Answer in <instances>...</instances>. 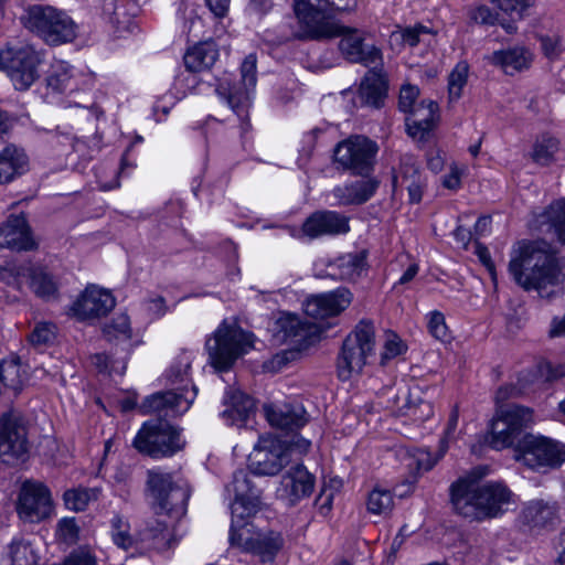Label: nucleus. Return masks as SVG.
Masks as SVG:
<instances>
[{"label": "nucleus", "instance_id": "nucleus-33", "mask_svg": "<svg viewBox=\"0 0 565 565\" xmlns=\"http://www.w3.org/2000/svg\"><path fill=\"white\" fill-rule=\"evenodd\" d=\"M365 266L366 253L362 250L338 257L328 268L331 276L342 280L355 281L365 270Z\"/></svg>", "mask_w": 565, "mask_h": 565}, {"label": "nucleus", "instance_id": "nucleus-45", "mask_svg": "<svg viewBox=\"0 0 565 565\" xmlns=\"http://www.w3.org/2000/svg\"><path fill=\"white\" fill-rule=\"evenodd\" d=\"M469 65L466 62H459L451 71L448 77V93L450 102H456L461 97L462 88L467 84Z\"/></svg>", "mask_w": 565, "mask_h": 565}, {"label": "nucleus", "instance_id": "nucleus-28", "mask_svg": "<svg viewBox=\"0 0 565 565\" xmlns=\"http://www.w3.org/2000/svg\"><path fill=\"white\" fill-rule=\"evenodd\" d=\"M29 157L23 148L9 143L0 151V184H7L29 170Z\"/></svg>", "mask_w": 565, "mask_h": 565}, {"label": "nucleus", "instance_id": "nucleus-16", "mask_svg": "<svg viewBox=\"0 0 565 565\" xmlns=\"http://www.w3.org/2000/svg\"><path fill=\"white\" fill-rule=\"evenodd\" d=\"M289 461V447L277 437L264 435L248 456V468L256 476H276Z\"/></svg>", "mask_w": 565, "mask_h": 565}, {"label": "nucleus", "instance_id": "nucleus-3", "mask_svg": "<svg viewBox=\"0 0 565 565\" xmlns=\"http://www.w3.org/2000/svg\"><path fill=\"white\" fill-rule=\"evenodd\" d=\"M513 492L501 481L478 482L471 476L450 486V501L459 515L482 522L503 515L513 502Z\"/></svg>", "mask_w": 565, "mask_h": 565}, {"label": "nucleus", "instance_id": "nucleus-31", "mask_svg": "<svg viewBox=\"0 0 565 565\" xmlns=\"http://www.w3.org/2000/svg\"><path fill=\"white\" fill-rule=\"evenodd\" d=\"M523 520L531 529H551L558 521L557 505L554 502L533 500L524 508Z\"/></svg>", "mask_w": 565, "mask_h": 565}, {"label": "nucleus", "instance_id": "nucleus-61", "mask_svg": "<svg viewBox=\"0 0 565 565\" xmlns=\"http://www.w3.org/2000/svg\"><path fill=\"white\" fill-rule=\"evenodd\" d=\"M333 491L327 490L326 488H322L318 498L316 499V505L318 507L320 513L322 515H327L332 507L333 501Z\"/></svg>", "mask_w": 565, "mask_h": 565}, {"label": "nucleus", "instance_id": "nucleus-37", "mask_svg": "<svg viewBox=\"0 0 565 565\" xmlns=\"http://www.w3.org/2000/svg\"><path fill=\"white\" fill-rule=\"evenodd\" d=\"M490 61L492 64L500 66L505 74L514 75L518 72L529 68L532 56L531 53L523 47H513L493 52Z\"/></svg>", "mask_w": 565, "mask_h": 565}, {"label": "nucleus", "instance_id": "nucleus-4", "mask_svg": "<svg viewBox=\"0 0 565 565\" xmlns=\"http://www.w3.org/2000/svg\"><path fill=\"white\" fill-rule=\"evenodd\" d=\"M190 367L191 356L184 353L171 365L167 373L169 382L175 387L148 396L140 407L141 412L143 414L151 412L163 413L166 416H180L184 414L198 394V388L194 385L189 387L190 380L188 375Z\"/></svg>", "mask_w": 565, "mask_h": 565}, {"label": "nucleus", "instance_id": "nucleus-64", "mask_svg": "<svg viewBox=\"0 0 565 565\" xmlns=\"http://www.w3.org/2000/svg\"><path fill=\"white\" fill-rule=\"evenodd\" d=\"M270 0H249L248 10L256 14H264L271 9Z\"/></svg>", "mask_w": 565, "mask_h": 565}, {"label": "nucleus", "instance_id": "nucleus-25", "mask_svg": "<svg viewBox=\"0 0 565 565\" xmlns=\"http://www.w3.org/2000/svg\"><path fill=\"white\" fill-rule=\"evenodd\" d=\"M425 180L419 171V166L415 158L405 154L401 158V164L397 172L393 175V188L406 189L411 203H419L423 196Z\"/></svg>", "mask_w": 565, "mask_h": 565}, {"label": "nucleus", "instance_id": "nucleus-50", "mask_svg": "<svg viewBox=\"0 0 565 565\" xmlns=\"http://www.w3.org/2000/svg\"><path fill=\"white\" fill-rule=\"evenodd\" d=\"M28 266L15 263L0 265V281L8 286L20 289V278L26 275Z\"/></svg>", "mask_w": 565, "mask_h": 565}, {"label": "nucleus", "instance_id": "nucleus-59", "mask_svg": "<svg viewBox=\"0 0 565 565\" xmlns=\"http://www.w3.org/2000/svg\"><path fill=\"white\" fill-rule=\"evenodd\" d=\"M57 532L66 543H74L78 537V526L74 519H62L57 524Z\"/></svg>", "mask_w": 565, "mask_h": 565}, {"label": "nucleus", "instance_id": "nucleus-23", "mask_svg": "<svg viewBox=\"0 0 565 565\" xmlns=\"http://www.w3.org/2000/svg\"><path fill=\"white\" fill-rule=\"evenodd\" d=\"M270 426L281 430H297L308 423V414L299 403H270L263 407Z\"/></svg>", "mask_w": 565, "mask_h": 565}, {"label": "nucleus", "instance_id": "nucleus-47", "mask_svg": "<svg viewBox=\"0 0 565 565\" xmlns=\"http://www.w3.org/2000/svg\"><path fill=\"white\" fill-rule=\"evenodd\" d=\"M0 381L6 387L15 392L22 386V374L19 363L15 361H2L0 363Z\"/></svg>", "mask_w": 565, "mask_h": 565}, {"label": "nucleus", "instance_id": "nucleus-21", "mask_svg": "<svg viewBox=\"0 0 565 565\" xmlns=\"http://www.w3.org/2000/svg\"><path fill=\"white\" fill-rule=\"evenodd\" d=\"M353 295L347 288L312 295L303 302V310L308 317L323 320L334 317L345 310L352 302Z\"/></svg>", "mask_w": 565, "mask_h": 565}, {"label": "nucleus", "instance_id": "nucleus-17", "mask_svg": "<svg viewBox=\"0 0 565 565\" xmlns=\"http://www.w3.org/2000/svg\"><path fill=\"white\" fill-rule=\"evenodd\" d=\"M53 511L50 490L41 482L26 480L21 484L17 513L29 523H39L51 515Z\"/></svg>", "mask_w": 565, "mask_h": 565}, {"label": "nucleus", "instance_id": "nucleus-54", "mask_svg": "<svg viewBox=\"0 0 565 565\" xmlns=\"http://www.w3.org/2000/svg\"><path fill=\"white\" fill-rule=\"evenodd\" d=\"M55 338V326L53 323H38L29 335V341L33 345H45Z\"/></svg>", "mask_w": 565, "mask_h": 565}, {"label": "nucleus", "instance_id": "nucleus-9", "mask_svg": "<svg viewBox=\"0 0 565 565\" xmlns=\"http://www.w3.org/2000/svg\"><path fill=\"white\" fill-rule=\"evenodd\" d=\"M147 489L157 514L180 518L186 511L190 488L173 479V475L160 469L148 471Z\"/></svg>", "mask_w": 565, "mask_h": 565}, {"label": "nucleus", "instance_id": "nucleus-1", "mask_svg": "<svg viewBox=\"0 0 565 565\" xmlns=\"http://www.w3.org/2000/svg\"><path fill=\"white\" fill-rule=\"evenodd\" d=\"M227 490L234 492V501L231 504L230 545L259 557L263 563L273 562L285 541L280 532L260 529L252 521L262 508L260 490L253 484L244 470L234 472Z\"/></svg>", "mask_w": 565, "mask_h": 565}, {"label": "nucleus", "instance_id": "nucleus-46", "mask_svg": "<svg viewBox=\"0 0 565 565\" xmlns=\"http://www.w3.org/2000/svg\"><path fill=\"white\" fill-rule=\"evenodd\" d=\"M427 33H429V30L422 24L399 28L392 32L391 41L401 43L404 46L414 47L420 42V36Z\"/></svg>", "mask_w": 565, "mask_h": 565}, {"label": "nucleus", "instance_id": "nucleus-52", "mask_svg": "<svg viewBox=\"0 0 565 565\" xmlns=\"http://www.w3.org/2000/svg\"><path fill=\"white\" fill-rule=\"evenodd\" d=\"M405 351V343L395 333L387 334L383 351L381 353V365H386L388 361L397 358Z\"/></svg>", "mask_w": 565, "mask_h": 565}, {"label": "nucleus", "instance_id": "nucleus-18", "mask_svg": "<svg viewBox=\"0 0 565 565\" xmlns=\"http://www.w3.org/2000/svg\"><path fill=\"white\" fill-rule=\"evenodd\" d=\"M26 429L20 419L11 414L0 418V458L7 465L23 462L28 458Z\"/></svg>", "mask_w": 565, "mask_h": 565}, {"label": "nucleus", "instance_id": "nucleus-22", "mask_svg": "<svg viewBox=\"0 0 565 565\" xmlns=\"http://www.w3.org/2000/svg\"><path fill=\"white\" fill-rule=\"evenodd\" d=\"M315 481V476L303 465L297 463L282 476L277 497L287 505H296L312 493Z\"/></svg>", "mask_w": 565, "mask_h": 565}, {"label": "nucleus", "instance_id": "nucleus-13", "mask_svg": "<svg viewBox=\"0 0 565 565\" xmlns=\"http://www.w3.org/2000/svg\"><path fill=\"white\" fill-rule=\"evenodd\" d=\"M419 96V89L415 85L405 84L399 92L398 107L406 117V127L408 135L418 140H423L433 129L437 118L438 105L433 100H423L416 105Z\"/></svg>", "mask_w": 565, "mask_h": 565}, {"label": "nucleus", "instance_id": "nucleus-20", "mask_svg": "<svg viewBox=\"0 0 565 565\" xmlns=\"http://www.w3.org/2000/svg\"><path fill=\"white\" fill-rule=\"evenodd\" d=\"M113 295L97 286H88L70 308L71 315L84 321L106 316L115 307Z\"/></svg>", "mask_w": 565, "mask_h": 565}, {"label": "nucleus", "instance_id": "nucleus-51", "mask_svg": "<svg viewBox=\"0 0 565 565\" xmlns=\"http://www.w3.org/2000/svg\"><path fill=\"white\" fill-rule=\"evenodd\" d=\"M9 556L12 565H32L35 562L31 546L23 542H13L9 547Z\"/></svg>", "mask_w": 565, "mask_h": 565}, {"label": "nucleus", "instance_id": "nucleus-56", "mask_svg": "<svg viewBox=\"0 0 565 565\" xmlns=\"http://www.w3.org/2000/svg\"><path fill=\"white\" fill-rule=\"evenodd\" d=\"M558 149V141L554 138L543 139L534 147L533 157L537 162H547Z\"/></svg>", "mask_w": 565, "mask_h": 565}, {"label": "nucleus", "instance_id": "nucleus-7", "mask_svg": "<svg viewBox=\"0 0 565 565\" xmlns=\"http://www.w3.org/2000/svg\"><path fill=\"white\" fill-rule=\"evenodd\" d=\"M211 365L222 372L253 347V334L244 331L236 322L223 321L213 337L205 343Z\"/></svg>", "mask_w": 565, "mask_h": 565}, {"label": "nucleus", "instance_id": "nucleus-10", "mask_svg": "<svg viewBox=\"0 0 565 565\" xmlns=\"http://www.w3.org/2000/svg\"><path fill=\"white\" fill-rule=\"evenodd\" d=\"M24 25L50 45L71 42L76 36V24L71 17L50 6H31Z\"/></svg>", "mask_w": 565, "mask_h": 565}, {"label": "nucleus", "instance_id": "nucleus-29", "mask_svg": "<svg viewBox=\"0 0 565 565\" xmlns=\"http://www.w3.org/2000/svg\"><path fill=\"white\" fill-rule=\"evenodd\" d=\"M379 188L375 179H362L349 184L335 186L332 195L337 199V205H359L369 201Z\"/></svg>", "mask_w": 565, "mask_h": 565}, {"label": "nucleus", "instance_id": "nucleus-41", "mask_svg": "<svg viewBox=\"0 0 565 565\" xmlns=\"http://www.w3.org/2000/svg\"><path fill=\"white\" fill-rule=\"evenodd\" d=\"M98 488H74L64 492L63 499L67 509L79 512L84 511L89 502L96 501L99 497Z\"/></svg>", "mask_w": 565, "mask_h": 565}, {"label": "nucleus", "instance_id": "nucleus-62", "mask_svg": "<svg viewBox=\"0 0 565 565\" xmlns=\"http://www.w3.org/2000/svg\"><path fill=\"white\" fill-rule=\"evenodd\" d=\"M92 363L97 367L99 372L111 373L116 371L115 365L111 363L109 355L106 353H97L92 358Z\"/></svg>", "mask_w": 565, "mask_h": 565}, {"label": "nucleus", "instance_id": "nucleus-43", "mask_svg": "<svg viewBox=\"0 0 565 565\" xmlns=\"http://www.w3.org/2000/svg\"><path fill=\"white\" fill-rule=\"evenodd\" d=\"M103 333L108 342H128L131 339L129 317L126 313L116 316L109 323L105 324Z\"/></svg>", "mask_w": 565, "mask_h": 565}, {"label": "nucleus", "instance_id": "nucleus-55", "mask_svg": "<svg viewBox=\"0 0 565 565\" xmlns=\"http://www.w3.org/2000/svg\"><path fill=\"white\" fill-rule=\"evenodd\" d=\"M427 327L429 333L437 340L447 341L449 339L445 316L440 311H433L429 313Z\"/></svg>", "mask_w": 565, "mask_h": 565}, {"label": "nucleus", "instance_id": "nucleus-63", "mask_svg": "<svg viewBox=\"0 0 565 565\" xmlns=\"http://www.w3.org/2000/svg\"><path fill=\"white\" fill-rule=\"evenodd\" d=\"M210 10L214 13L215 17L223 18L230 7L231 0H205Z\"/></svg>", "mask_w": 565, "mask_h": 565}, {"label": "nucleus", "instance_id": "nucleus-40", "mask_svg": "<svg viewBox=\"0 0 565 565\" xmlns=\"http://www.w3.org/2000/svg\"><path fill=\"white\" fill-rule=\"evenodd\" d=\"M497 415L507 422L511 430L519 434L532 422V411L521 405H501L497 411Z\"/></svg>", "mask_w": 565, "mask_h": 565}, {"label": "nucleus", "instance_id": "nucleus-8", "mask_svg": "<svg viewBox=\"0 0 565 565\" xmlns=\"http://www.w3.org/2000/svg\"><path fill=\"white\" fill-rule=\"evenodd\" d=\"M43 54L31 44L6 45L0 49V71L17 90H28L40 77Z\"/></svg>", "mask_w": 565, "mask_h": 565}, {"label": "nucleus", "instance_id": "nucleus-14", "mask_svg": "<svg viewBox=\"0 0 565 565\" xmlns=\"http://www.w3.org/2000/svg\"><path fill=\"white\" fill-rule=\"evenodd\" d=\"M516 459L532 470L555 469L565 462V445L548 437L527 435L519 445Z\"/></svg>", "mask_w": 565, "mask_h": 565}, {"label": "nucleus", "instance_id": "nucleus-57", "mask_svg": "<svg viewBox=\"0 0 565 565\" xmlns=\"http://www.w3.org/2000/svg\"><path fill=\"white\" fill-rule=\"evenodd\" d=\"M170 536L168 525L158 521L154 527H149L142 533V541H153V546L159 547L166 544Z\"/></svg>", "mask_w": 565, "mask_h": 565}, {"label": "nucleus", "instance_id": "nucleus-48", "mask_svg": "<svg viewBox=\"0 0 565 565\" xmlns=\"http://www.w3.org/2000/svg\"><path fill=\"white\" fill-rule=\"evenodd\" d=\"M111 537L114 543L122 548L128 550L134 544V539L129 533V524L119 515H115L110 522Z\"/></svg>", "mask_w": 565, "mask_h": 565}, {"label": "nucleus", "instance_id": "nucleus-12", "mask_svg": "<svg viewBox=\"0 0 565 565\" xmlns=\"http://www.w3.org/2000/svg\"><path fill=\"white\" fill-rule=\"evenodd\" d=\"M184 445L180 429L162 418L143 423L134 439L135 448L152 458L171 457Z\"/></svg>", "mask_w": 565, "mask_h": 565}, {"label": "nucleus", "instance_id": "nucleus-49", "mask_svg": "<svg viewBox=\"0 0 565 565\" xmlns=\"http://www.w3.org/2000/svg\"><path fill=\"white\" fill-rule=\"evenodd\" d=\"M501 11L513 20L522 19L525 11L534 4V0H491Z\"/></svg>", "mask_w": 565, "mask_h": 565}, {"label": "nucleus", "instance_id": "nucleus-44", "mask_svg": "<svg viewBox=\"0 0 565 565\" xmlns=\"http://www.w3.org/2000/svg\"><path fill=\"white\" fill-rule=\"evenodd\" d=\"M394 504V497L391 491L374 488L367 498V510L373 514H388Z\"/></svg>", "mask_w": 565, "mask_h": 565}, {"label": "nucleus", "instance_id": "nucleus-42", "mask_svg": "<svg viewBox=\"0 0 565 565\" xmlns=\"http://www.w3.org/2000/svg\"><path fill=\"white\" fill-rule=\"evenodd\" d=\"M511 427L501 419L498 415L493 418L491 423V431H490V445L494 449H503L513 445L514 440L520 435L515 430H511Z\"/></svg>", "mask_w": 565, "mask_h": 565}, {"label": "nucleus", "instance_id": "nucleus-30", "mask_svg": "<svg viewBox=\"0 0 565 565\" xmlns=\"http://www.w3.org/2000/svg\"><path fill=\"white\" fill-rule=\"evenodd\" d=\"M387 93V82L384 75L372 67L361 82L358 98L362 105L380 108Z\"/></svg>", "mask_w": 565, "mask_h": 565}, {"label": "nucleus", "instance_id": "nucleus-53", "mask_svg": "<svg viewBox=\"0 0 565 565\" xmlns=\"http://www.w3.org/2000/svg\"><path fill=\"white\" fill-rule=\"evenodd\" d=\"M468 18L471 22L480 25H494L498 22V13L484 4L469 8Z\"/></svg>", "mask_w": 565, "mask_h": 565}, {"label": "nucleus", "instance_id": "nucleus-6", "mask_svg": "<svg viewBox=\"0 0 565 565\" xmlns=\"http://www.w3.org/2000/svg\"><path fill=\"white\" fill-rule=\"evenodd\" d=\"M257 57L255 54H248L241 65V79L238 83L230 76L218 79L215 88L218 97L226 102L231 109L242 120V131L249 130L250 125L247 120L248 108L250 106V94L257 83Z\"/></svg>", "mask_w": 565, "mask_h": 565}, {"label": "nucleus", "instance_id": "nucleus-34", "mask_svg": "<svg viewBox=\"0 0 565 565\" xmlns=\"http://www.w3.org/2000/svg\"><path fill=\"white\" fill-rule=\"evenodd\" d=\"M277 332L284 341L300 342L316 332V327L298 316L282 313L276 321Z\"/></svg>", "mask_w": 565, "mask_h": 565}, {"label": "nucleus", "instance_id": "nucleus-32", "mask_svg": "<svg viewBox=\"0 0 565 565\" xmlns=\"http://www.w3.org/2000/svg\"><path fill=\"white\" fill-rule=\"evenodd\" d=\"M541 232L553 233L565 245V200L551 203L536 218Z\"/></svg>", "mask_w": 565, "mask_h": 565}, {"label": "nucleus", "instance_id": "nucleus-36", "mask_svg": "<svg viewBox=\"0 0 565 565\" xmlns=\"http://www.w3.org/2000/svg\"><path fill=\"white\" fill-rule=\"evenodd\" d=\"M30 289L43 300H53L58 296V284L55 277L46 268L40 266H28Z\"/></svg>", "mask_w": 565, "mask_h": 565}, {"label": "nucleus", "instance_id": "nucleus-35", "mask_svg": "<svg viewBox=\"0 0 565 565\" xmlns=\"http://www.w3.org/2000/svg\"><path fill=\"white\" fill-rule=\"evenodd\" d=\"M217 57L218 50L216 44L212 41H205L189 49L183 60L186 70L196 73L212 67Z\"/></svg>", "mask_w": 565, "mask_h": 565}, {"label": "nucleus", "instance_id": "nucleus-5", "mask_svg": "<svg viewBox=\"0 0 565 565\" xmlns=\"http://www.w3.org/2000/svg\"><path fill=\"white\" fill-rule=\"evenodd\" d=\"M354 0H294V11L302 29L299 39L324 40L341 33L331 22L335 12L350 10Z\"/></svg>", "mask_w": 565, "mask_h": 565}, {"label": "nucleus", "instance_id": "nucleus-11", "mask_svg": "<svg viewBox=\"0 0 565 565\" xmlns=\"http://www.w3.org/2000/svg\"><path fill=\"white\" fill-rule=\"evenodd\" d=\"M375 328L371 321H360L343 341L337 361L338 376L341 381L359 374L369 355L374 353Z\"/></svg>", "mask_w": 565, "mask_h": 565}, {"label": "nucleus", "instance_id": "nucleus-38", "mask_svg": "<svg viewBox=\"0 0 565 565\" xmlns=\"http://www.w3.org/2000/svg\"><path fill=\"white\" fill-rule=\"evenodd\" d=\"M136 6L130 0H103L104 17L118 30L129 28Z\"/></svg>", "mask_w": 565, "mask_h": 565}, {"label": "nucleus", "instance_id": "nucleus-26", "mask_svg": "<svg viewBox=\"0 0 565 565\" xmlns=\"http://www.w3.org/2000/svg\"><path fill=\"white\" fill-rule=\"evenodd\" d=\"M4 248L13 250H31L35 242L31 236L24 214L10 215L4 224L0 226Z\"/></svg>", "mask_w": 565, "mask_h": 565}, {"label": "nucleus", "instance_id": "nucleus-19", "mask_svg": "<svg viewBox=\"0 0 565 565\" xmlns=\"http://www.w3.org/2000/svg\"><path fill=\"white\" fill-rule=\"evenodd\" d=\"M281 230L286 231L292 237H300L301 234L310 238H317L323 235L345 234L350 231L349 218L335 211H317L303 222L301 230L284 225Z\"/></svg>", "mask_w": 565, "mask_h": 565}, {"label": "nucleus", "instance_id": "nucleus-24", "mask_svg": "<svg viewBox=\"0 0 565 565\" xmlns=\"http://www.w3.org/2000/svg\"><path fill=\"white\" fill-rule=\"evenodd\" d=\"M342 36L339 42V49L342 54L351 62L362 63L366 66L376 68L382 63V53L374 45L365 46L363 39L356 31H348L341 26Z\"/></svg>", "mask_w": 565, "mask_h": 565}, {"label": "nucleus", "instance_id": "nucleus-2", "mask_svg": "<svg viewBox=\"0 0 565 565\" xmlns=\"http://www.w3.org/2000/svg\"><path fill=\"white\" fill-rule=\"evenodd\" d=\"M508 270L519 287L525 291L536 290L541 296L564 278L554 252L544 241L516 242L510 252Z\"/></svg>", "mask_w": 565, "mask_h": 565}, {"label": "nucleus", "instance_id": "nucleus-58", "mask_svg": "<svg viewBox=\"0 0 565 565\" xmlns=\"http://www.w3.org/2000/svg\"><path fill=\"white\" fill-rule=\"evenodd\" d=\"M61 565H97L95 555L86 548L73 551Z\"/></svg>", "mask_w": 565, "mask_h": 565}, {"label": "nucleus", "instance_id": "nucleus-60", "mask_svg": "<svg viewBox=\"0 0 565 565\" xmlns=\"http://www.w3.org/2000/svg\"><path fill=\"white\" fill-rule=\"evenodd\" d=\"M458 420H459V409H458V406L455 405L450 412V415H449V418H448V423H447V427L445 429V436L444 438L441 439L440 444H441V455H444L447 450V443L449 440H452L455 439V433H456V429H457V426H458Z\"/></svg>", "mask_w": 565, "mask_h": 565}, {"label": "nucleus", "instance_id": "nucleus-15", "mask_svg": "<svg viewBox=\"0 0 565 565\" xmlns=\"http://www.w3.org/2000/svg\"><path fill=\"white\" fill-rule=\"evenodd\" d=\"M377 151L376 142L364 136H352L337 145L333 157L344 170L366 177L374 169Z\"/></svg>", "mask_w": 565, "mask_h": 565}, {"label": "nucleus", "instance_id": "nucleus-39", "mask_svg": "<svg viewBox=\"0 0 565 565\" xmlns=\"http://www.w3.org/2000/svg\"><path fill=\"white\" fill-rule=\"evenodd\" d=\"M74 72V67L63 61L54 63L46 77L47 87L55 93L73 90L76 87Z\"/></svg>", "mask_w": 565, "mask_h": 565}, {"label": "nucleus", "instance_id": "nucleus-27", "mask_svg": "<svg viewBox=\"0 0 565 565\" xmlns=\"http://www.w3.org/2000/svg\"><path fill=\"white\" fill-rule=\"evenodd\" d=\"M224 405L222 417L227 424L238 427L246 425L255 411L254 399L241 390L233 387L226 391Z\"/></svg>", "mask_w": 565, "mask_h": 565}]
</instances>
